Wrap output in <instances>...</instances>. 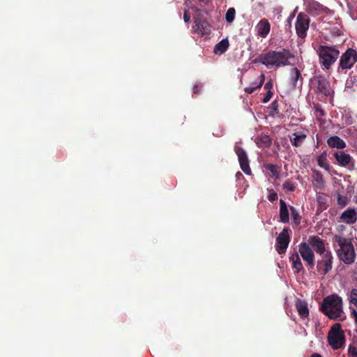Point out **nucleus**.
<instances>
[{
	"instance_id": "obj_15",
	"label": "nucleus",
	"mask_w": 357,
	"mask_h": 357,
	"mask_svg": "<svg viewBox=\"0 0 357 357\" xmlns=\"http://www.w3.org/2000/svg\"><path fill=\"white\" fill-rule=\"evenodd\" d=\"M295 307L301 319H305L308 317L309 308L305 301L297 298L295 301Z\"/></svg>"
},
{
	"instance_id": "obj_16",
	"label": "nucleus",
	"mask_w": 357,
	"mask_h": 357,
	"mask_svg": "<svg viewBox=\"0 0 357 357\" xmlns=\"http://www.w3.org/2000/svg\"><path fill=\"white\" fill-rule=\"evenodd\" d=\"M334 156L338 165L342 167L348 165L351 161V155L344 151H336Z\"/></svg>"
},
{
	"instance_id": "obj_49",
	"label": "nucleus",
	"mask_w": 357,
	"mask_h": 357,
	"mask_svg": "<svg viewBox=\"0 0 357 357\" xmlns=\"http://www.w3.org/2000/svg\"><path fill=\"white\" fill-rule=\"evenodd\" d=\"M199 1H204L205 0H199Z\"/></svg>"
},
{
	"instance_id": "obj_6",
	"label": "nucleus",
	"mask_w": 357,
	"mask_h": 357,
	"mask_svg": "<svg viewBox=\"0 0 357 357\" xmlns=\"http://www.w3.org/2000/svg\"><path fill=\"white\" fill-rule=\"evenodd\" d=\"M328 342L334 349L342 348L345 342V337L341 326L339 324L334 325L328 334Z\"/></svg>"
},
{
	"instance_id": "obj_36",
	"label": "nucleus",
	"mask_w": 357,
	"mask_h": 357,
	"mask_svg": "<svg viewBox=\"0 0 357 357\" xmlns=\"http://www.w3.org/2000/svg\"><path fill=\"white\" fill-rule=\"evenodd\" d=\"M191 15L188 10H185L183 13V20L185 23H189L190 22Z\"/></svg>"
},
{
	"instance_id": "obj_25",
	"label": "nucleus",
	"mask_w": 357,
	"mask_h": 357,
	"mask_svg": "<svg viewBox=\"0 0 357 357\" xmlns=\"http://www.w3.org/2000/svg\"><path fill=\"white\" fill-rule=\"evenodd\" d=\"M301 219L302 218L299 215V213L296 211V209L293 206H291V226L294 228L300 229Z\"/></svg>"
},
{
	"instance_id": "obj_42",
	"label": "nucleus",
	"mask_w": 357,
	"mask_h": 357,
	"mask_svg": "<svg viewBox=\"0 0 357 357\" xmlns=\"http://www.w3.org/2000/svg\"><path fill=\"white\" fill-rule=\"evenodd\" d=\"M316 174H317V181L319 180V178L320 180H322V174L319 172V171H316Z\"/></svg>"
},
{
	"instance_id": "obj_21",
	"label": "nucleus",
	"mask_w": 357,
	"mask_h": 357,
	"mask_svg": "<svg viewBox=\"0 0 357 357\" xmlns=\"http://www.w3.org/2000/svg\"><path fill=\"white\" fill-rule=\"evenodd\" d=\"M317 210L320 212L326 210L328 206V197L324 193H319L317 197Z\"/></svg>"
},
{
	"instance_id": "obj_10",
	"label": "nucleus",
	"mask_w": 357,
	"mask_h": 357,
	"mask_svg": "<svg viewBox=\"0 0 357 357\" xmlns=\"http://www.w3.org/2000/svg\"><path fill=\"white\" fill-rule=\"evenodd\" d=\"M311 82L314 89L317 92L326 96L331 95V85L326 78L323 76H317L314 77Z\"/></svg>"
},
{
	"instance_id": "obj_34",
	"label": "nucleus",
	"mask_w": 357,
	"mask_h": 357,
	"mask_svg": "<svg viewBox=\"0 0 357 357\" xmlns=\"http://www.w3.org/2000/svg\"><path fill=\"white\" fill-rule=\"evenodd\" d=\"M337 203H338V204H340V205H341L342 206H346V204H347V197L339 195L337 196Z\"/></svg>"
},
{
	"instance_id": "obj_48",
	"label": "nucleus",
	"mask_w": 357,
	"mask_h": 357,
	"mask_svg": "<svg viewBox=\"0 0 357 357\" xmlns=\"http://www.w3.org/2000/svg\"><path fill=\"white\" fill-rule=\"evenodd\" d=\"M291 192L294 190V189H293V187H292V186H291Z\"/></svg>"
},
{
	"instance_id": "obj_5",
	"label": "nucleus",
	"mask_w": 357,
	"mask_h": 357,
	"mask_svg": "<svg viewBox=\"0 0 357 357\" xmlns=\"http://www.w3.org/2000/svg\"><path fill=\"white\" fill-rule=\"evenodd\" d=\"M195 11H196V13L193 16V32L202 36L210 34L211 32V26L207 21L204 12L197 8H195Z\"/></svg>"
},
{
	"instance_id": "obj_2",
	"label": "nucleus",
	"mask_w": 357,
	"mask_h": 357,
	"mask_svg": "<svg viewBox=\"0 0 357 357\" xmlns=\"http://www.w3.org/2000/svg\"><path fill=\"white\" fill-rule=\"evenodd\" d=\"M319 63L324 70L331 68L340 56V51L336 45H321L317 50Z\"/></svg>"
},
{
	"instance_id": "obj_29",
	"label": "nucleus",
	"mask_w": 357,
	"mask_h": 357,
	"mask_svg": "<svg viewBox=\"0 0 357 357\" xmlns=\"http://www.w3.org/2000/svg\"><path fill=\"white\" fill-rule=\"evenodd\" d=\"M236 10L234 8H229L225 15V20L228 23H232L235 19Z\"/></svg>"
},
{
	"instance_id": "obj_4",
	"label": "nucleus",
	"mask_w": 357,
	"mask_h": 357,
	"mask_svg": "<svg viewBox=\"0 0 357 357\" xmlns=\"http://www.w3.org/2000/svg\"><path fill=\"white\" fill-rule=\"evenodd\" d=\"M289 57V51L283 49L282 51H270L266 54H261L259 61L267 68L280 67L288 64Z\"/></svg>"
},
{
	"instance_id": "obj_22",
	"label": "nucleus",
	"mask_w": 357,
	"mask_h": 357,
	"mask_svg": "<svg viewBox=\"0 0 357 357\" xmlns=\"http://www.w3.org/2000/svg\"><path fill=\"white\" fill-rule=\"evenodd\" d=\"M229 46V40L224 38L215 45L213 52L215 54H222L227 50Z\"/></svg>"
},
{
	"instance_id": "obj_43",
	"label": "nucleus",
	"mask_w": 357,
	"mask_h": 357,
	"mask_svg": "<svg viewBox=\"0 0 357 357\" xmlns=\"http://www.w3.org/2000/svg\"><path fill=\"white\" fill-rule=\"evenodd\" d=\"M352 315L354 318V321H356L357 320V312L355 310H353Z\"/></svg>"
},
{
	"instance_id": "obj_24",
	"label": "nucleus",
	"mask_w": 357,
	"mask_h": 357,
	"mask_svg": "<svg viewBox=\"0 0 357 357\" xmlns=\"http://www.w3.org/2000/svg\"><path fill=\"white\" fill-rule=\"evenodd\" d=\"M291 80L294 82L295 87L298 86L299 88L303 84L301 73L296 68L291 69Z\"/></svg>"
},
{
	"instance_id": "obj_9",
	"label": "nucleus",
	"mask_w": 357,
	"mask_h": 357,
	"mask_svg": "<svg viewBox=\"0 0 357 357\" xmlns=\"http://www.w3.org/2000/svg\"><path fill=\"white\" fill-rule=\"evenodd\" d=\"M310 18L307 14L301 13L298 15L295 23V29L298 38L303 39L307 36L309 29Z\"/></svg>"
},
{
	"instance_id": "obj_18",
	"label": "nucleus",
	"mask_w": 357,
	"mask_h": 357,
	"mask_svg": "<svg viewBox=\"0 0 357 357\" xmlns=\"http://www.w3.org/2000/svg\"><path fill=\"white\" fill-rule=\"evenodd\" d=\"M328 145L331 148L343 149L346 147V143L338 136H332L327 139Z\"/></svg>"
},
{
	"instance_id": "obj_31",
	"label": "nucleus",
	"mask_w": 357,
	"mask_h": 357,
	"mask_svg": "<svg viewBox=\"0 0 357 357\" xmlns=\"http://www.w3.org/2000/svg\"><path fill=\"white\" fill-rule=\"evenodd\" d=\"M350 302L357 307V289H353L351 292Z\"/></svg>"
},
{
	"instance_id": "obj_30",
	"label": "nucleus",
	"mask_w": 357,
	"mask_h": 357,
	"mask_svg": "<svg viewBox=\"0 0 357 357\" xmlns=\"http://www.w3.org/2000/svg\"><path fill=\"white\" fill-rule=\"evenodd\" d=\"M348 355L349 357H357V349L354 345L350 344L349 346Z\"/></svg>"
},
{
	"instance_id": "obj_11",
	"label": "nucleus",
	"mask_w": 357,
	"mask_h": 357,
	"mask_svg": "<svg viewBox=\"0 0 357 357\" xmlns=\"http://www.w3.org/2000/svg\"><path fill=\"white\" fill-rule=\"evenodd\" d=\"M289 241L288 229L284 227L276 238L275 249L278 254L282 255L286 252Z\"/></svg>"
},
{
	"instance_id": "obj_32",
	"label": "nucleus",
	"mask_w": 357,
	"mask_h": 357,
	"mask_svg": "<svg viewBox=\"0 0 357 357\" xmlns=\"http://www.w3.org/2000/svg\"><path fill=\"white\" fill-rule=\"evenodd\" d=\"M314 112L317 117H322L324 116L326 114L324 110L319 105L315 107Z\"/></svg>"
},
{
	"instance_id": "obj_23",
	"label": "nucleus",
	"mask_w": 357,
	"mask_h": 357,
	"mask_svg": "<svg viewBox=\"0 0 357 357\" xmlns=\"http://www.w3.org/2000/svg\"><path fill=\"white\" fill-rule=\"evenodd\" d=\"M280 221L282 222H289V211L285 202L282 199L280 200Z\"/></svg>"
},
{
	"instance_id": "obj_14",
	"label": "nucleus",
	"mask_w": 357,
	"mask_h": 357,
	"mask_svg": "<svg viewBox=\"0 0 357 357\" xmlns=\"http://www.w3.org/2000/svg\"><path fill=\"white\" fill-rule=\"evenodd\" d=\"M308 242L312 248L317 254H319V255L326 253L327 250L325 248V241L318 236H310L309 238Z\"/></svg>"
},
{
	"instance_id": "obj_40",
	"label": "nucleus",
	"mask_w": 357,
	"mask_h": 357,
	"mask_svg": "<svg viewBox=\"0 0 357 357\" xmlns=\"http://www.w3.org/2000/svg\"><path fill=\"white\" fill-rule=\"evenodd\" d=\"M284 186L285 188H287V190H290V182L287 181L284 183Z\"/></svg>"
},
{
	"instance_id": "obj_45",
	"label": "nucleus",
	"mask_w": 357,
	"mask_h": 357,
	"mask_svg": "<svg viewBox=\"0 0 357 357\" xmlns=\"http://www.w3.org/2000/svg\"><path fill=\"white\" fill-rule=\"evenodd\" d=\"M275 169V166L271 165L269 169L273 173Z\"/></svg>"
},
{
	"instance_id": "obj_12",
	"label": "nucleus",
	"mask_w": 357,
	"mask_h": 357,
	"mask_svg": "<svg viewBox=\"0 0 357 357\" xmlns=\"http://www.w3.org/2000/svg\"><path fill=\"white\" fill-rule=\"evenodd\" d=\"M235 152L238 156L241 169L246 174H251L249 160L245 151L242 147H236Z\"/></svg>"
},
{
	"instance_id": "obj_27",
	"label": "nucleus",
	"mask_w": 357,
	"mask_h": 357,
	"mask_svg": "<svg viewBox=\"0 0 357 357\" xmlns=\"http://www.w3.org/2000/svg\"><path fill=\"white\" fill-rule=\"evenodd\" d=\"M291 261L293 264V268L295 269V272L296 273H298L303 268V264L298 255H291Z\"/></svg>"
},
{
	"instance_id": "obj_50",
	"label": "nucleus",
	"mask_w": 357,
	"mask_h": 357,
	"mask_svg": "<svg viewBox=\"0 0 357 357\" xmlns=\"http://www.w3.org/2000/svg\"><path fill=\"white\" fill-rule=\"evenodd\" d=\"M356 324L357 325V320L355 321Z\"/></svg>"
},
{
	"instance_id": "obj_28",
	"label": "nucleus",
	"mask_w": 357,
	"mask_h": 357,
	"mask_svg": "<svg viewBox=\"0 0 357 357\" xmlns=\"http://www.w3.org/2000/svg\"><path fill=\"white\" fill-rule=\"evenodd\" d=\"M264 75L261 74L259 76V83L256 84L255 87H252V86H248L245 89V91L248 93H253L256 89H260L261 86L263 85L264 82Z\"/></svg>"
},
{
	"instance_id": "obj_20",
	"label": "nucleus",
	"mask_w": 357,
	"mask_h": 357,
	"mask_svg": "<svg viewBox=\"0 0 357 357\" xmlns=\"http://www.w3.org/2000/svg\"><path fill=\"white\" fill-rule=\"evenodd\" d=\"M307 131H298L294 132L293 135L294 136V139H291V144L294 146H301L307 137Z\"/></svg>"
},
{
	"instance_id": "obj_38",
	"label": "nucleus",
	"mask_w": 357,
	"mask_h": 357,
	"mask_svg": "<svg viewBox=\"0 0 357 357\" xmlns=\"http://www.w3.org/2000/svg\"><path fill=\"white\" fill-rule=\"evenodd\" d=\"M202 86L199 84H196L193 87V93L195 94H198L200 93Z\"/></svg>"
},
{
	"instance_id": "obj_3",
	"label": "nucleus",
	"mask_w": 357,
	"mask_h": 357,
	"mask_svg": "<svg viewBox=\"0 0 357 357\" xmlns=\"http://www.w3.org/2000/svg\"><path fill=\"white\" fill-rule=\"evenodd\" d=\"M320 310L331 319H337L342 313V301L337 295H331L324 298Z\"/></svg>"
},
{
	"instance_id": "obj_8",
	"label": "nucleus",
	"mask_w": 357,
	"mask_h": 357,
	"mask_svg": "<svg viewBox=\"0 0 357 357\" xmlns=\"http://www.w3.org/2000/svg\"><path fill=\"white\" fill-rule=\"evenodd\" d=\"M333 257L331 251L320 255L317 263V271L323 275L328 274L332 269Z\"/></svg>"
},
{
	"instance_id": "obj_19",
	"label": "nucleus",
	"mask_w": 357,
	"mask_h": 357,
	"mask_svg": "<svg viewBox=\"0 0 357 357\" xmlns=\"http://www.w3.org/2000/svg\"><path fill=\"white\" fill-rule=\"evenodd\" d=\"M341 218L347 224H353L357 220V215L354 209L349 208L342 213Z\"/></svg>"
},
{
	"instance_id": "obj_17",
	"label": "nucleus",
	"mask_w": 357,
	"mask_h": 357,
	"mask_svg": "<svg viewBox=\"0 0 357 357\" xmlns=\"http://www.w3.org/2000/svg\"><path fill=\"white\" fill-rule=\"evenodd\" d=\"M270 24L267 20H261L256 26L257 34L263 38H265L270 31Z\"/></svg>"
},
{
	"instance_id": "obj_47",
	"label": "nucleus",
	"mask_w": 357,
	"mask_h": 357,
	"mask_svg": "<svg viewBox=\"0 0 357 357\" xmlns=\"http://www.w3.org/2000/svg\"><path fill=\"white\" fill-rule=\"evenodd\" d=\"M258 83H259V79H257V81L256 82L253 83L251 86L252 87H255L256 84H258Z\"/></svg>"
},
{
	"instance_id": "obj_44",
	"label": "nucleus",
	"mask_w": 357,
	"mask_h": 357,
	"mask_svg": "<svg viewBox=\"0 0 357 357\" xmlns=\"http://www.w3.org/2000/svg\"><path fill=\"white\" fill-rule=\"evenodd\" d=\"M310 357H323L321 354L317 353H313Z\"/></svg>"
},
{
	"instance_id": "obj_41",
	"label": "nucleus",
	"mask_w": 357,
	"mask_h": 357,
	"mask_svg": "<svg viewBox=\"0 0 357 357\" xmlns=\"http://www.w3.org/2000/svg\"><path fill=\"white\" fill-rule=\"evenodd\" d=\"M332 34L334 36H340L341 33H340V31L338 29H337L336 31H333Z\"/></svg>"
},
{
	"instance_id": "obj_7",
	"label": "nucleus",
	"mask_w": 357,
	"mask_h": 357,
	"mask_svg": "<svg viewBox=\"0 0 357 357\" xmlns=\"http://www.w3.org/2000/svg\"><path fill=\"white\" fill-rule=\"evenodd\" d=\"M357 61V52L352 48H349L340 56L338 72L351 69Z\"/></svg>"
},
{
	"instance_id": "obj_26",
	"label": "nucleus",
	"mask_w": 357,
	"mask_h": 357,
	"mask_svg": "<svg viewBox=\"0 0 357 357\" xmlns=\"http://www.w3.org/2000/svg\"><path fill=\"white\" fill-rule=\"evenodd\" d=\"M317 163L318 165L324 168L326 171H329L330 165L327 160V153L323 152L321 155H319L317 158Z\"/></svg>"
},
{
	"instance_id": "obj_33",
	"label": "nucleus",
	"mask_w": 357,
	"mask_h": 357,
	"mask_svg": "<svg viewBox=\"0 0 357 357\" xmlns=\"http://www.w3.org/2000/svg\"><path fill=\"white\" fill-rule=\"evenodd\" d=\"M268 199L270 202H274L278 199V194L273 190H269Z\"/></svg>"
},
{
	"instance_id": "obj_13",
	"label": "nucleus",
	"mask_w": 357,
	"mask_h": 357,
	"mask_svg": "<svg viewBox=\"0 0 357 357\" xmlns=\"http://www.w3.org/2000/svg\"><path fill=\"white\" fill-rule=\"evenodd\" d=\"M299 252L303 260L312 268L314 266V255L312 249L306 243H303L300 245Z\"/></svg>"
},
{
	"instance_id": "obj_1",
	"label": "nucleus",
	"mask_w": 357,
	"mask_h": 357,
	"mask_svg": "<svg viewBox=\"0 0 357 357\" xmlns=\"http://www.w3.org/2000/svg\"><path fill=\"white\" fill-rule=\"evenodd\" d=\"M332 242L337 243L340 248L337 250L339 259L346 264H351L354 262L356 252L354 245L349 238L341 235H335Z\"/></svg>"
},
{
	"instance_id": "obj_39",
	"label": "nucleus",
	"mask_w": 357,
	"mask_h": 357,
	"mask_svg": "<svg viewBox=\"0 0 357 357\" xmlns=\"http://www.w3.org/2000/svg\"><path fill=\"white\" fill-rule=\"evenodd\" d=\"M272 86H273V84H272L271 82H268L266 83L264 88L266 89H268V90L271 89Z\"/></svg>"
},
{
	"instance_id": "obj_37",
	"label": "nucleus",
	"mask_w": 357,
	"mask_h": 357,
	"mask_svg": "<svg viewBox=\"0 0 357 357\" xmlns=\"http://www.w3.org/2000/svg\"><path fill=\"white\" fill-rule=\"evenodd\" d=\"M261 142L264 146H268L271 143V139L268 136L266 135L261 139Z\"/></svg>"
},
{
	"instance_id": "obj_35",
	"label": "nucleus",
	"mask_w": 357,
	"mask_h": 357,
	"mask_svg": "<svg viewBox=\"0 0 357 357\" xmlns=\"http://www.w3.org/2000/svg\"><path fill=\"white\" fill-rule=\"evenodd\" d=\"M272 96H273V93L271 92V90H268L266 93V94L265 95V96L264 97L263 100H262V102L264 103H266L268 102L271 98H272Z\"/></svg>"
},
{
	"instance_id": "obj_46",
	"label": "nucleus",
	"mask_w": 357,
	"mask_h": 357,
	"mask_svg": "<svg viewBox=\"0 0 357 357\" xmlns=\"http://www.w3.org/2000/svg\"><path fill=\"white\" fill-rule=\"evenodd\" d=\"M286 22L290 26V16L287 17Z\"/></svg>"
}]
</instances>
